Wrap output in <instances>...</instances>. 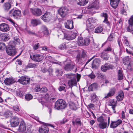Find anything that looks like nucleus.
Returning <instances> with one entry per match:
<instances>
[{"instance_id": "30", "label": "nucleus", "mask_w": 133, "mask_h": 133, "mask_svg": "<svg viewBox=\"0 0 133 133\" xmlns=\"http://www.w3.org/2000/svg\"><path fill=\"white\" fill-rule=\"evenodd\" d=\"M124 97V93L122 91H120L118 95L116 96V98L118 101H122Z\"/></svg>"}, {"instance_id": "51", "label": "nucleus", "mask_w": 133, "mask_h": 133, "mask_svg": "<svg viewBox=\"0 0 133 133\" xmlns=\"http://www.w3.org/2000/svg\"><path fill=\"white\" fill-rule=\"evenodd\" d=\"M41 89L40 88V86L39 85H37L35 88V90L36 92H38L41 91Z\"/></svg>"}, {"instance_id": "1", "label": "nucleus", "mask_w": 133, "mask_h": 133, "mask_svg": "<svg viewBox=\"0 0 133 133\" xmlns=\"http://www.w3.org/2000/svg\"><path fill=\"white\" fill-rule=\"evenodd\" d=\"M67 78L70 79L68 81V84L69 86L71 87L77 83L76 80V76L75 74H69L66 75Z\"/></svg>"}, {"instance_id": "58", "label": "nucleus", "mask_w": 133, "mask_h": 133, "mask_svg": "<svg viewBox=\"0 0 133 133\" xmlns=\"http://www.w3.org/2000/svg\"><path fill=\"white\" fill-rule=\"evenodd\" d=\"M111 50V48L110 47H108L107 48L105 49L104 52H106V51H110Z\"/></svg>"}, {"instance_id": "7", "label": "nucleus", "mask_w": 133, "mask_h": 133, "mask_svg": "<svg viewBox=\"0 0 133 133\" xmlns=\"http://www.w3.org/2000/svg\"><path fill=\"white\" fill-rule=\"evenodd\" d=\"M45 126H43L39 128V132L40 133H48L49 131V129L47 126L53 127V125L49 124H45Z\"/></svg>"}, {"instance_id": "61", "label": "nucleus", "mask_w": 133, "mask_h": 133, "mask_svg": "<svg viewBox=\"0 0 133 133\" xmlns=\"http://www.w3.org/2000/svg\"><path fill=\"white\" fill-rule=\"evenodd\" d=\"M122 117L123 119L125 118L124 112L123 111H122L121 113Z\"/></svg>"}, {"instance_id": "37", "label": "nucleus", "mask_w": 133, "mask_h": 133, "mask_svg": "<svg viewBox=\"0 0 133 133\" xmlns=\"http://www.w3.org/2000/svg\"><path fill=\"white\" fill-rule=\"evenodd\" d=\"M91 7L92 8H94L96 9L99 8V3L97 1L94 2L92 4Z\"/></svg>"}, {"instance_id": "32", "label": "nucleus", "mask_w": 133, "mask_h": 133, "mask_svg": "<svg viewBox=\"0 0 133 133\" xmlns=\"http://www.w3.org/2000/svg\"><path fill=\"white\" fill-rule=\"evenodd\" d=\"M42 32L45 35H48L49 34V31L47 28L44 25H43L41 27Z\"/></svg>"}, {"instance_id": "27", "label": "nucleus", "mask_w": 133, "mask_h": 133, "mask_svg": "<svg viewBox=\"0 0 133 133\" xmlns=\"http://www.w3.org/2000/svg\"><path fill=\"white\" fill-rule=\"evenodd\" d=\"M31 23L33 26H35L41 23L40 21L38 19H32L31 21Z\"/></svg>"}, {"instance_id": "62", "label": "nucleus", "mask_w": 133, "mask_h": 133, "mask_svg": "<svg viewBox=\"0 0 133 133\" xmlns=\"http://www.w3.org/2000/svg\"><path fill=\"white\" fill-rule=\"evenodd\" d=\"M67 119L66 118L63 119L61 121V123L64 124V123L65 122H67Z\"/></svg>"}, {"instance_id": "22", "label": "nucleus", "mask_w": 133, "mask_h": 133, "mask_svg": "<svg viewBox=\"0 0 133 133\" xmlns=\"http://www.w3.org/2000/svg\"><path fill=\"white\" fill-rule=\"evenodd\" d=\"M15 82L14 79L11 78H6L4 81L5 84L6 85H10L13 83Z\"/></svg>"}, {"instance_id": "14", "label": "nucleus", "mask_w": 133, "mask_h": 133, "mask_svg": "<svg viewBox=\"0 0 133 133\" xmlns=\"http://www.w3.org/2000/svg\"><path fill=\"white\" fill-rule=\"evenodd\" d=\"M122 122V121L121 119H118L115 121H112L110 125V127L115 128L121 124Z\"/></svg>"}, {"instance_id": "54", "label": "nucleus", "mask_w": 133, "mask_h": 133, "mask_svg": "<svg viewBox=\"0 0 133 133\" xmlns=\"http://www.w3.org/2000/svg\"><path fill=\"white\" fill-rule=\"evenodd\" d=\"M39 43L35 44L34 46V49L36 50L38 49L39 47Z\"/></svg>"}, {"instance_id": "57", "label": "nucleus", "mask_w": 133, "mask_h": 133, "mask_svg": "<svg viewBox=\"0 0 133 133\" xmlns=\"http://www.w3.org/2000/svg\"><path fill=\"white\" fill-rule=\"evenodd\" d=\"M89 76L91 79H94L95 77V76L94 74H91L89 75Z\"/></svg>"}, {"instance_id": "23", "label": "nucleus", "mask_w": 133, "mask_h": 133, "mask_svg": "<svg viewBox=\"0 0 133 133\" xmlns=\"http://www.w3.org/2000/svg\"><path fill=\"white\" fill-rule=\"evenodd\" d=\"M100 62V60L98 59H94L92 64V68H96L98 67Z\"/></svg>"}, {"instance_id": "63", "label": "nucleus", "mask_w": 133, "mask_h": 133, "mask_svg": "<svg viewBox=\"0 0 133 133\" xmlns=\"http://www.w3.org/2000/svg\"><path fill=\"white\" fill-rule=\"evenodd\" d=\"M62 71H60L58 70H57L56 71V73L58 74V75H60L59 74H60V75H61V74H62Z\"/></svg>"}, {"instance_id": "44", "label": "nucleus", "mask_w": 133, "mask_h": 133, "mask_svg": "<svg viewBox=\"0 0 133 133\" xmlns=\"http://www.w3.org/2000/svg\"><path fill=\"white\" fill-rule=\"evenodd\" d=\"M32 96L30 94H26L25 96V99L27 101H29L32 98Z\"/></svg>"}, {"instance_id": "4", "label": "nucleus", "mask_w": 133, "mask_h": 133, "mask_svg": "<svg viewBox=\"0 0 133 133\" xmlns=\"http://www.w3.org/2000/svg\"><path fill=\"white\" fill-rule=\"evenodd\" d=\"M6 51L7 54L10 56L14 55L16 53V50L14 46L11 44H10L9 47L6 48Z\"/></svg>"}, {"instance_id": "19", "label": "nucleus", "mask_w": 133, "mask_h": 133, "mask_svg": "<svg viewBox=\"0 0 133 133\" xmlns=\"http://www.w3.org/2000/svg\"><path fill=\"white\" fill-rule=\"evenodd\" d=\"M31 11L34 15L37 16H40L42 14L41 10L38 8L31 9Z\"/></svg>"}, {"instance_id": "43", "label": "nucleus", "mask_w": 133, "mask_h": 133, "mask_svg": "<svg viewBox=\"0 0 133 133\" xmlns=\"http://www.w3.org/2000/svg\"><path fill=\"white\" fill-rule=\"evenodd\" d=\"M73 125H75V124H76L77 125H81V123L79 119H77L76 120L75 122L74 121L72 122Z\"/></svg>"}, {"instance_id": "45", "label": "nucleus", "mask_w": 133, "mask_h": 133, "mask_svg": "<svg viewBox=\"0 0 133 133\" xmlns=\"http://www.w3.org/2000/svg\"><path fill=\"white\" fill-rule=\"evenodd\" d=\"M70 108L73 110H76L77 108L76 106V105L73 103H71L69 104Z\"/></svg>"}, {"instance_id": "52", "label": "nucleus", "mask_w": 133, "mask_h": 133, "mask_svg": "<svg viewBox=\"0 0 133 133\" xmlns=\"http://www.w3.org/2000/svg\"><path fill=\"white\" fill-rule=\"evenodd\" d=\"M14 110L17 111H19V108L18 105H15L13 107Z\"/></svg>"}, {"instance_id": "3", "label": "nucleus", "mask_w": 133, "mask_h": 133, "mask_svg": "<svg viewBox=\"0 0 133 133\" xmlns=\"http://www.w3.org/2000/svg\"><path fill=\"white\" fill-rule=\"evenodd\" d=\"M9 14L11 17L16 19H19L21 16V12L18 10H12L9 11Z\"/></svg>"}, {"instance_id": "50", "label": "nucleus", "mask_w": 133, "mask_h": 133, "mask_svg": "<svg viewBox=\"0 0 133 133\" xmlns=\"http://www.w3.org/2000/svg\"><path fill=\"white\" fill-rule=\"evenodd\" d=\"M9 21L11 22V23L16 28H17L18 26L17 24H16L11 19H9Z\"/></svg>"}, {"instance_id": "8", "label": "nucleus", "mask_w": 133, "mask_h": 133, "mask_svg": "<svg viewBox=\"0 0 133 133\" xmlns=\"http://www.w3.org/2000/svg\"><path fill=\"white\" fill-rule=\"evenodd\" d=\"M19 122V120L18 117H13L10 122L11 125L13 127H16L18 125Z\"/></svg>"}, {"instance_id": "10", "label": "nucleus", "mask_w": 133, "mask_h": 133, "mask_svg": "<svg viewBox=\"0 0 133 133\" xmlns=\"http://www.w3.org/2000/svg\"><path fill=\"white\" fill-rule=\"evenodd\" d=\"M19 81L23 85H25L29 83L30 79L26 77L23 76L19 79Z\"/></svg>"}, {"instance_id": "13", "label": "nucleus", "mask_w": 133, "mask_h": 133, "mask_svg": "<svg viewBox=\"0 0 133 133\" xmlns=\"http://www.w3.org/2000/svg\"><path fill=\"white\" fill-rule=\"evenodd\" d=\"M26 130V127L25 122L22 119H21L19 126L18 130L19 131L22 132Z\"/></svg>"}, {"instance_id": "34", "label": "nucleus", "mask_w": 133, "mask_h": 133, "mask_svg": "<svg viewBox=\"0 0 133 133\" xmlns=\"http://www.w3.org/2000/svg\"><path fill=\"white\" fill-rule=\"evenodd\" d=\"M14 41L11 43V44L15 45L16 44H19L20 43V39L17 37H15L14 38Z\"/></svg>"}, {"instance_id": "11", "label": "nucleus", "mask_w": 133, "mask_h": 133, "mask_svg": "<svg viewBox=\"0 0 133 133\" xmlns=\"http://www.w3.org/2000/svg\"><path fill=\"white\" fill-rule=\"evenodd\" d=\"M51 15L50 13L49 12H46L41 17V18L45 22L49 21L51 18Z\"/></svg>"}, {"instance_id": "2", "label": "nucleus", "mask_w": 133, "mask_h": 133, "mask_svg": "<svg viewBox=\"0 0 133 133\" xmlns=\"http://www.w3.org/2000/svg\"><path fill=\"white\" fill-rule=\"evenodd\" d=\"M66 104L65 102L62 99H59L57 101L55 104V107L57 109H64L66 107Z\"/></svg>"}, {"instance_id": "18", "label": "nucleus", "mask_w": 133, "mask_h": 133, "mask_svg": "<svg viewBox=\"0 0 133 133\" xmlns=\"http://www.w3.org/2000/svg\"><path fill=\"white\" fill-rule=\"evenodd\" d=\"M113 67L114 66L112 65H109L107 64H105L101 66V69L102 71L103 72H105L108 70L113 68Z\"/></svg>"}, {"instance_id": "26", "label": "nucleus", "mask_w": 133, "mask_h": 133, "mask_svg": "<svg viewBox=\"0 0 133 133\" xmlns=\"http://www.w3.org/2000/svg\"><path fill=\"white\" fill-rule=\"evenodd\" d=\"M101 16L102 17L104 18V19L103 22L107 24H109V23L108 20V15L106 13H103L101 14Z\"/></svg>"}, {"instance_id": "31", "label": "nucleus", "mask_w": 133, "mask_h": 133, "mask_svg": "<svg viewBox=\"0 0 133 133\" xmlns=\"http://www.w3.org/2000/svg\"><path fill=\"white\" fill-rule=\"evenodd\" d=\"M99 127L101 129H103L106 128L107 126V123L104 122L99 123L98 124Z\"/></svg>"}, {"instance_id": "56", "label": "nucleus", "mask_w": 133, "mask_h": 133, "mask_svg": "<svg viewBox=\"0 0 133 133\" xmlns=\"http://www.w3.org/2000/svg\"><path fill=\"white\" fill-rule=\"evenodd\" d=\"M59 48L61 49H64L65 48V44H61V45H60Z\"/></svg>"}, {"instance_id": "36", "label": "nucleus", "mask_w": 133, "mask_h": 133, "mask_svg": "<svg viewBox=\"0 0 133 133\" xmlns=\"http://www.w3.org/2000/svg\"><path fill=\"white\" fill-rule=\"evenodd\" d=\"M103 30L101 26H99L95 29V32L96 33H99L102 32Z\"/></svg>"}, {"instance_id": "9", "label": "nucleus", "mask_w": 133, "mask_h": 133, "mask_svg": "<svg viewBox=\"0 0 133 133\" xmlns=\"http://www.w3.org/2000/svg\"><path fill=\"white\" fill-rule=\"evenodd\" d=\"M128 22L129 25L127 28V30L133 34V16H131Z\"/></svg>"}, {"instance_id": "17", "label": "nucleus", "mask_w": 133, "mask_h": 133, "mask_svg": "<svg viewBox=\"0 0 133 133\" xmlns=\"http://www.w3.org/2000/svg\"><path fill=\"white\" fill-rule=\"evenodd\" d=\"M73 22L71 20H68L65 24V27L69 29H71L74 28Z\"/></svg>"}, {"instance_id": "55", "label": "nucleus", "mask_w": 133, "mask_h": 133, "mask_svg": "<svg viewBox=\"0 0 133 133\" xmlns=\"http://www.w3.org/2000/svg\"><path fill=\"white\" fill-rule=\"evenodd\" d=\"M43 98H44L45 99L47 100L49 99V98H50L49 97V95L48 94H45L43 97Z\"/></svg>"}, {"instance_id": "15", "label": "nucleus", "mask_w": 133, "mask_h": 133, "mask_svg": "<svg viewBox=\"0 0 133 133\" xmlns=\"http://www.w3.org/2000/svg\"><path fill=\"white\" fill-rule=\"evenodd\" d=\"M68 12L67 10L64 8H61L58 10V13L62 17H65Z\"/></svg>"}, {"instance_id": "24", "label": "nucleus", "mask_w": 133, "mask_h": 133, "mask_svg": "<svg viewBox=\"0 0 133 133\" xmlns=\"http://www.w3.org/2000/svg\"><path fill=\"white\" fill-rule=\"evenodd\" d=\"M11 5L9 2L5 3L3 5V8L6 11H8L11 8Z\"/></svg>"}, {"instance_id": "38", "label": "nucleus", "mask_w": 133, "mask_h": 133, "mask_svg": "<svg viewBox=\"0 0 133 133\" xmlns=\"http://www.w3.org/2000/svg\"><path fill=\"white\" fill-rule=\"evenodd\" d=\"M98 99V98L95 93L92 94L91 96V99L93 102L96 101Z\"/></svg>"}, {"instance_id": "59", "label": "nucleus", "mask_w": 133, "mask_h": 133, "mask_svg": "<svg viewBox=\"0 0 133 133\" xmlns=\"http://www.w3.org/2000/svg\"><path fill=\"white\" fill-rule=\"evenodd\" d=\"M76 78H77V81L78 82L81 78V76L79 74H77V75H76Z\"/></svg>"}, {"instance_id": "33", "label": "nucleus", "mask_w": 133, "mask_h": 133, "mask_svg": "<svg viewBox=\"0 0 133 133\" xmlns=\"http://www.w3.org/2000/svg\"><path fill=\"white\" fill-rule=\"evenodd\" d=\"M97 21L96 19L95 18H90L88 19L87 21V23L89 24H91L92 23H95Z\"/></svg>"}, {"instance_id": "48", "label": "nucleus", "mask_w": 133, "mask_h": 133, "mask_svg": "<svg viewBox=\"0 0 133 133\" xmlns=\"http://www.w3.org/2000/svg\"><path fill=\"white\" fill-rule=\"evenodd\" d=\"M97 120L100 123L105 122L104 121V119L103 118V117L102 116L97 118Z\"/></svg>"}, {"instance_id": "5", "label": "nucleus", "mask_w": 133, "mask_h": 133, "mask_svg": "<svg viewBox=\"0 0 133 133\" xmlns=\"http://www.w3.org/2000/svg\"><path fill=\"white\" fill-rule=\"evenodd\" d=\"M77 42L80 45H88L89 43L90 40L89 38H87L83 39L81 37H78Z\"/></svg>"}, {"instance_id": "41", "label": "nucleus", "mask_w": 133, "mask_h": 133, "mask_svg": "<svg viewBox=\"0 0 133 133\" xmlns=\"http://www.w3.org/2000/svg\"><path fill=\"white\" fill-rule=\"evenodd\" d=\"M12 114V112L9 110L7 111L4 114V116L6 118H7L9 116H10Z\"/></svg>"}, {"instance_id": "64", "label": "nucleus", "mask_w": 133, "mask_h": 133, "mask_svg": "<svg viewBox=\"0 0 133 133\" xmlns=\"http://www.w3.org/2000/svg\"><path fill=\"white\" fill-rule=\"evenodd\" d=\"M88 106L90 108H92L94 107V105L92 104H90L88 105Z\"/></svg>"}, {"instance_id": "60", "label": "nucleus", "mask_w": 133, "mask_h": 133, "mask_svg": "<svg viewBox=\"0 0 133 133\" xmlns=\"http://www.w3.org/2000/svg\"><path fill=\"white\" fill-rule=\"evenodd\" d=\"M86 55V53L84 51H82L81 56L82 57H84Z\"/></svg>"}, {"instance_id": "6", "label": "nucleus", "mask_w": 133, "mask_h": 133, "mask_svg": "<svg viewBox=\"0 0 133 133\" xmlns=\"http://www.w3.org/2000/svg\"><path fill=\"white\" fill-rule=\"evenodd\" d=\"M30 57L32 60L37 62H41L44 58L43 56L38 54L30 56Z\"/></svg>"}, {"instance_id": "49", "label": "nucleus", "mask_w": 133, "mask_h": 133, "mask_svg": "<svg viewBox=\"0 0 133 133\" xmlns=\"http://www.w3.org/2000/svg\"><path fill=\"white\" fill-rule=\"evenodd\" d=\"M77 35V34L76 33H73L70 36V39L72 40L74 39Z\"/></svg>"}, {"instance_id": "20", "label": "nucleus", "mask_w": 133, "mask_h": 133, "mask_svg": "<svg viewBox=\"0 0 133 133\" xmlns=\"http://www.w3.org/2000/svg\"><path fill=\"white\" fill-rule=\"evenodd\" d=\"M116 91V89L114 88L111 89L109 91V93L105 96V98H106L113 96L115 94Z\"/></svg>"}, {"instance_id": "29", "label": "nucleus", "mask_w": 133, "mask_h": 133, "mask_svg": "<svg viewBox=\"0 0 133 133\" xmlns=\"http://www.w3.org/2000/svg\"><path fill=\"white\" fill-rule=\"evenodd\" d=\"M89 0H78L77 1V4L81 6H84L88 2Z\"/></svg>"}, {"instance_id": "25", "label": "nucleus", "mask_w": 133, "mask_h": 133, "mask_svg": "<svg viewBox=\"0 0 133 133\" xmlns=\"http://www.w3.org/2000/svg\"><path fill=\"white\" fill-rule=\"evenodd\" d=\"M0 36L2 41H6L10 38L9 35L5 33L2 34H1Z\"/></svg>"}, {"instance_id": "42", "label": "nucleus", "mask_w": 133, "mask_h": 133, "mask_svg": "<svg viewBox=\"0 0 133 133\" xmlns=\"http://www.w3.org/2000/svg\"><path fill=\"white\" fill-rule=\"evenodd\" d=\"M74 66L72 65L67 64L66 65L65 69L66 70H69L72 69L74 68Z\"/></svg>"}, {"instance_id": "35", "label": "nucleus", "mask_w": 133, "mask_h": 133, "mask_svg": "<svg viewBox=\"0 0 133 133\" xmlns=\"http://www.w3.org/2000/svg\"><path fill=\"white\" fill-rule=\"evenodd\" d=\"M107 53L105 52H103L101 55V57L102 58L104 59L107 60L108 59L109 57L107 55Z\"/></svg>"}, {"instance_id": "46", "label": "nucleus", "mask_w": 133, "mask_h": 133, "mask_svg": "<svg viewBox=\"0 0 133 133\" xmlns=\"http://www.w3.org/2000/svg\"><path fill=\"white\" fill-rule=\"evenodd\" d=\"M6 46L5 44L3 43H0V50H3L6 48Z\"/></svg>"}, {"instance_id": "40", "label": "nucleus", "mask_w": 133, "mask_h": 133, "mask_svg": "<svg viewBox=\"0 0 133 133\" xmlns=\"http://www.w3.org/2000/svg\"><path fill=\"white\" fill-rule=\"evenodd\" d=\"M123 75L122 74V71L119 70L118 72V79L121 80L123 79Z\"/></svg>"}, {"instance_id": "16", "label": "nucleus", "mask_w": 133, "mask_h": 133, "mask_svg": "<svg viewBox=\"0 0 133 133\" xmlns=\"http://www.w3.org/2000/svg\"><path fill=\"white\" fill-rule=\"evenodd\" d=\"M117 101L114 99H111L110 100L109 105L112 107L114 113H116V111L115 110V108L117 105Z\"/></svg>"}, {"instance_id": "53", "label": "nucleus", "mask_w": 133, "mask_h": 133, "mask_svg": "<svg viewBox=\"0 0 133 133\" xmlns=\"http://www.w3.org/2000/svg\"><path fill=\"white\" fill-rule=\"evenodd\" d=\"M48 90L47 88L45 87H43L41 89V92H45Z\"/></svg>"}, {"instance_id": "12", "label": "nucleus", "mask_w": 133, "mask_h": 133, "mask_svg": "<svg viewBox=\"0 0 133 133\" xmlns=\"http://www.w3.org/2000/svg\"><path fill=\"white\" fill-rule=\"evenodd\" d=\"M9 30V27L6 24L2 23L0 25V30L3 32H6Z\"/></svg>"}, {"instance_id": "47", "label": "nucleus", "mask_w": 133, "mask_h": 133, "mask_svg": "<svg viewBox=\"0 0 133 133\" xmlns=\"http://www.w3.org/2000/svg\"><path fill=\"white\" fill-rule=\"evenodd\" d=\"M114 34L112 33L111 34L108 38V40L110 41H112L113 40L114 37Z\"/></svg>"}, {"instance_id": "39", "label": "nucleus", "mask_w": 133, "mask_h": 133, "mask_svg": "<svg viewBox=\"0 0 133 133\" xmlns=\"http://www.w3.org/2000/svg\"><path fill=\"white\" fill-rule=\"evenodd\" d=\"M97 87V85L95 83H94L91 85L89 87V89L90 90L92 91Z\"/></svg>"}, {"instance_id": "28", "label": "nucleus", "mask_w": 133, "mask_h": 133, "mask_svg": "<svg viewBox=\"0 0 133 133\" xmlns=\"http://www.w3.org/2000/svg\"><path fill=\"white\" fill-rule=\"evenodd\" d=\"M123 62L125 65H129L130 63V58L129 56L125 57L123 59Z\"/></svg>"}, {"instance_id": "21", "label": "nucleus", "mask_w": 133, "mask_h": 133, "mask_svg": "<svg viewBox=\"0 0 133 133\" xmlns=\"http://www.w3.org/2000/svg\"><path fill=\"white\" fill-rule=\"evenodd\" d=\"M110 4L111 6L114 9L116 8L118 6L120 0H110Z\"/></svg>"}]
</instances>
